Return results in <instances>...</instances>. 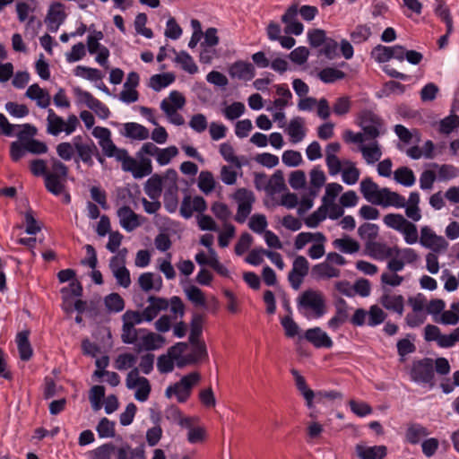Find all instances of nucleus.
Wrapping results in <instances>:
<instances>
[{
  "label": "nucleus",
  "instance_id": "obj_1",
  "mask_svg": "<svg viewBox=\"0 0 459 459\" xmlns=\"http://www.w3.org/2000/svg\"><path fill=\"white\" fill-rule=\"evenodd\" d=\"M51 169L46 174V189L54 195L64 193L68 177L69 169L60 160L52 157L50 159Z\"/></svg>",
  "mask_w": 459,
  "mask_h": 459
},
{
  "label": "nucleus",
  "instance_id": "obj_2",
  "mask_svg": "<svg viewBox=\"0 0 459 459\" xmlns=\"http://www.w3.org/2000/svg\"><path fill=\"white\" fill-rule=\"evenodd\" d=\"M410 377L415 383L427 385L429 388H433L435 385L434 360L430 358L413 360Z\"/></svg>",
  "mask_w": 459,
  "mask_h": 459
},
{
  "label": "nucleus",
  "instance_id": "obj_3",
  "mask_svg": "<svg viewBox=\"0 0 459 459\" xmlns=\"http://www.w3.org/2000/svg\"><path fill=\"white\" fill-rule=\"evenodd\" d=\"M201 379L198 372H192L184 376L178 382L167 387L165 394L168 398L176 395L178 403H185L191 395L192 388Z\"/></svg>",
  "mask_w": 459,
  "mask_h": 459
},
{
  "label": "nucleus",
  "instance_id": "obj_4",
  "mask_svg": "<svg viewBox=\"0 0 459 459\" xmlns=\"http://www.w3.org/2000/svg\"><path fill=\"white\" fill-rule=\"evenodd\" d=\"M117 161L121 162L122 169L126 172H131L134 178H142L149 176L152 172V161L148 158H141L138 162L131 157L125 149L118 156Z\"/></svg>",
  "mask_w": 459,
  "mask_h": 459
},
{
  "label": "nucleus",
  "instance_id": "obj_5",
  "mask_svg": "<svg viewBox=\"0 0 459 459\" xmlns=\"http://www.w3.org/2000/svg\"><path fill=\"white\" fill-rule=\"evenodd\" d=\"M299 306L311 309L316 318L323 316L326 312L325 299L319 291L308 290L304 291L299 299Z\"/></svg>",
  "mask_w": 459,
  "mask_h": 459
},
{
  "label": "nucleus",
  "instance_id": "obj_6",
  "mask_svg": "<svg viewBox=\"0 0 459 459\" xmlns=\"http://www.w3.org/2000/svg\"><path fill=\"white\" fill-rule=\"evenodd\" d=\"M74 146L77 154L74 161L79 166V162L82 161L88 167L93 166V154L97 152V146L94 142L88 138L85 142L82 135L74 137Z\"/></svg>",
  "mask_w": 459,
  "mask_h": 459
},
{
  "label": "nucleus",
  "instance_id": "obj_7",
  "mask_svg": "<svg viewBox=\"0 0 459 459\" xmlns=\"http://www.w3.org/2000/svg\"><path fill=\"white\" fill-rule=\"evenodd\" d=\"M234 199L238 203L235 220L238 223H244L252 211V204L255 202L254 193L246 188H238L234 194Z\"/></svg>",
  "mask_w": 459,
  "mask_h": 459
},
{
  "label": "nucleus",
  "instance_id": "obj_8",
  "mask_svg": "<svg viewBox=\"0 0 459 459\" xmlns=\"http://www.w3.org/2000/svg\"><path fill=\"white\" fill-rule=\"evenodd\" d=\"M309 271V264L306 257L298 255L292 264V269L289 273L288 280L294 290H299L303 279L307 275Z\"/></svg>",
  "mask_w": 459,
  "mask_h": 459
},
{
  "label": "nucleus",
  "instance_id": "obj_9",
  "mask_svg": "<svg viewBox=\"0 0 459 459\" xmlns=\"http://www.w3.org/2000/svg\"><path fill=\"white\" fill-rule=\"evenodd\" d=\"M420 243L435 253H440L448 247L447 241L442 236L435 234L428 226L421 228Z\"/></svg>",
  "mask_w": 459,
  "mask_h": 459
},
{
  "label": "nucleus",
  "instance_id": "obj_10",
  "mask_svg": "<svg viewBox=\"0 0 459 459\" xmlns=\"http://www.w3.org/2000/svg\"><path fill=\"white\" fill-rule=\"evenodd\" d=\"M206 210L207 203L203 196L196 195L192 198L190 195H186L182 200L179 212L185 219H189L194 212L203 213Z\"/></svg>",
  "mask_w": 459,
  "mask_h": 459
},
{
  "label": "nucleus",
  "instance_id": "obj_11",
  "mask_svg": "<svg viewBox=\"0 0 459 459\" xmlns=\"http://www.w3.org/2000/svg\"><path fill=\"white\" fill-rule=\"evenodd\" d=\"M366 250L371 257L381 261L400 254V250L397 247L392 248L386 244L376 241H368L366 243Z\"/></svg>",
  "mask_w": 459,
  "mask_h": 459
},
{
  "label": "nucleus",
  "instance_id": "obj_12",
  "mask_svg": "<svg viewBox=\"0 0 459 459\" xmlns=\"http://www.w3.org/2000/svg\"><path fill=\"white\" fill-rule=\"evenodd\" d=\"M117 216L122 228L130 232L141 226L140 215L135 213L129 206L124 205L117 210Z\"/></svg>",
  "mask_w": 459,
  "mask_h": 459
},
{
  "label": "nucleus",
  "instance_id": "obj_13",
  "mask_svg": "<svg viewBox=\"0 0 459 459\" xmlns=\"http://www.w3.org/2000/svg\"><path fill=\"white\" fill-rule=\"evenodd\" d=\"M229 74L231 78L249 81L255 77V70L251 63L239 60L229 67Z\"/></svg>",
  "mask_w": 459,
  "mask_h": 459
},
{
  "label": "nucleus",
  "instance_id": "obj_14",
  "mask_svg": "<svg viewBox=\"0 0 459 459\" xmlns=\"http://www.w3.org/2000/svg\"><path fill=\"white\" fill-rule=\"evenodd\" d=\"M305 339L312 343L316 348H332L333 342L332 339L320 327L307 329L305 332Z\"/></svg>",
  "mask_w": 459,
  "mask_h": 459
},
{
  "label": "nucleus",
  "instance_id": "obj_15",
  "mask_svg": "<svg viewBox=\"0 0 459 459\" xmlns=\"http://www.w3.org/2000/svg\"><path fill=\"white\" fill-rule=\"evenodd\" d=\"M335 315L328 321V327L333 330H337L343 325L349 318L350 307L346 300L339 298L334 304Z\"/></svg>",
  "mask_w": 459,
  "mask_h": 459
},
{
  "label": "nucleus",
  "instance_id": "obj_16",
  "mask_svg": "<svg viewBox=\"0 0 459 459\" xmlns=\"http://www.w3.org/2000/svg\"><path fill=\"white\" fill-rule=\"evenodd\" d=\"M355 452L359 459H383L386 456L387 448L383 445L368 446L357 444Z\"/></svg>",
  "mask_w": 459,
  "mask_h": 459
},
{
  "label": "nucleus",
  "instance_id": "obj_17",
  "mask_svg": "<svg viewBox=\"0 0 459 459\" xmlns=\"http://www.w3.org/2000/svg\"><path fill=\"white\" fill-rule=\"evenodd\" d=\"M381 198L375 201V204L382 205L384 207L394 206L396 208H403L406 205L405 198L398 194L393 192L387 187L381 188Z\"/></svg>",
  "mask_w": 459,
  "mask_h": 459
},
{
  "label": "nucleus",
  "instance_id": "obj_18",
  "mask_svg": "<svg viewBox=\"0 0 459 459\" xmlns=\"http://www.w3.org/2000/svg\"><path fill=\"white\" fill-rule=\"evenodd\" d=\"M120 264H124V262L120 263L118 257L115 255L110 259L109 267L117 283L124 288H127L131 284L130 273L124 264L120 265Z\"/></svg>",
  "mask_w": 459,
  "mask_h": 459
},
{
  "label": "nucleus",
  "instance_id": "obj_19",
  "mask_svg": "<svg viewBox=\"0 0 459 459\" xmlns=\"http://www.w3.org/2000/svg\"><path fill=\"white\" fill-rule=\"evenodd\" d=\"M292 376L294 377L295 385L299 392L302 394L304 399L306 400L307 406L311 409L313 407V400L315 398V392L310 389L306 382V379L303 376L299 374V372L292 368L290 370Z\"/></svg>",
  "mask_w": 459,
  "mask_h": 459
},
{
  "label": "nucleus",
  "instance_id": "obj_20",
  "mask_svg": "<svg viewBox=\"0 0 459 459\" xmlns=\"http://www.w3.org/2000/svg\"><path fill=\"white\" fill-rule=\"evenodd\" d=\"M360 192L364 198L373 204L382 195L381 188L370 178H367L360 182Z\"/></svg>",
  "mask_w": 459,
  "mask_h": 459
},
{
  "label": "nucleus",
  "instance_id": "obj_21",
  "mask_svg": "<svg viewBox=\"0 0 459 459\" xmlns=\"http://www.w3.org/2000/svg\"><path fill=\"white\" fill-rule=\"evenodd\" d=\"M381 305L387 310L402 316L404 310V298L402 295L384 294L380 298Z\"/></svg>",
  "mask_w": 459,
  "mask_h": 459
},
{
  "label": "nucleus",
  "instance_id": "obj_22",
  "mask_svg": "<svg viewBox=\"0 0 459 459\" xmlns=\"http://www.w3.org/2000/svg\"><path fill=\"white\" fill-rule=\"evenodd\" d=\"M29 331H22L18 333L16 336V342L20 353V358L24 361L29 360L33 354V351L29 341Z\"/></svg>",
  "mask_w": 459,
  "mask_h": 459
},
{
  "label": "nucleus",
  "instance_id": "obj_23",
  "mask_svg": "<svg viewBox=\"0 0 459 459\" xmlns=\"http://www.w3.org/2000/svg\"><path fill=\"white\" fill-rule=\"evenodd\" d=\"M304 120L302 117H297L290 120L287 133L291 138V142L299 143L305 137Z\"/></svg>",
  "mask_w": 459,
  "mask_h": 459
},
{
  "label": "nucleus",
  "instance_id": "obj_24",
  "mask_svg": "<svg viewBox=\"0 0 459 459\" xmlns=\"http://www.w3.org/2000/svg\"><path fill=\"white\" fill-rule=\"evenodd\" d=\"M125 135L128 138L136 140H146L150 134L149 130L137 123L129 122L124 125Z\"/></svg>",
  "mask_w": 459,
  "mask_h": 459
},
{
  "label": "nucleus",
  "instance_id": "obj_25",
  "mask_svg": "<svg viewBox=\"0 0 459 459\" xmlns=\"http://www.w3.org/2000/svg\"><path fill=\"white\" fill-rule=\"evenodd\" d=\"M311 241L316 242H325L326 238L322 232H301L297 235L295 241H294V247L297 250L302 249L307 243Z\"/></svg>",
  "mask_w": 459,
  "mask_h": 459
},
{
  "label": "nucleus",
  "instance_id": "obj_26",
  "mask_svg": "<svg viewBox=\"0 0 459 459\" xmlns=\"http://www.w3.org/2000/svg\"><path fill=\"white\" fill-rule=\"evenodd\" d=\"M312 274L317 279L339 277L340 270L333 267L327 262L320 263L312 267Z\"/></svg>",
  "mask_w": 459,
  "mask_h": 459
},
{
  "label": "nucleus",
  "instance_id": "obj_27",
  "mask_svg": "<svg viewBox=\"0 0 459 459\" xmlns=\"http://www.w3.org/2000/svg\"><path fill=\"white\" fill-rule=\"evenodd\" d=\"M178 187L176 183H173L164 193L163 203L165 209L172 213L178 209Z\"/></svg>",
  "mask_w": 459,
  "mask_h": 459
},
{
  "label": "nucleus",
  "instance_id": "obj_28",
  "mask_svg": "<svg viewBox=\"0 0 459 459\" xmlns=\"http://www.w3.org/2000/svg\"><path fill=\"white\" fill-rule=\"evenodd\" d=\"M65 18V5L60 2H54L49 6L45 22L63 23Z\"/></svg>",
  "mask_w": 459,
  "mask_h": 459
},
{
  "label": "nucleus",
  "instance_id": "obj_29",
  "mask_svg": "<svg viewBox=\"0 0 459 459\" xmlns=\"http://www.w3.org/2000/svg\"><path fill=\"white\" fill-rule=\"evenodd\" d=\"M48 127L47 132L52 135H58L61 132L65 131V121L57 116L53 109H48Z\"/></svg>",
  "mask_w": 459,
  "mask_h": 459
},
{
  "label": "nucleus",
  "instance_id": "obj_30",
  "mask_svg": "<svg viewBox=\"0 0 459 459\" xmlns=\"http://www.w3.org/2000/svg\"><path fill=\"white\" fill-rule=\"evenodd\" d=\"M104 304L108 313H118L125 308V300L117 292L107 295L104 298Z\"/></svg>",
  "mask_w": 459,
  "mask_h": 459
},
{
  "label": "nucleus",
  "instance_id": "obj_31",
  "mask_svg": "<svg viewBox=\"0 0 459 459\" xmlns=\"http://www.w3.org/2000/svg\"><path fill=\"white\" fill-rule=\"evenodd\" d=\"M215 185L216 181L212 172L208 170L200 172L197 186L204 194H211L214 190Z\"/></svg>",
  "mask_w": 459,
  "mask_h": 459
},
{
  "label": "nucleus",
  "instance_id": "obj_32",
  "mask_svg": "<svg viewBox=\"0 0 459 459\" xmlns=\"http://www.w3.org/2000/svg\"><path fill=\"white\" fill-rule=\"evenodd\" d=\"M146 195L152 200H156L160 197L162 192L161 178L158 175H154L150 178L144 186Z\"/></svg>",
  "mask_w": 459,
  "mask_h": 459
},
{
  "label": "nucleus",
  "instance_id": "obj_33",
  "mask_svg": "<svg viewBox=\"0 0 459 459\" xmlns=\"http://www.w3.org/2000/svg\"><path fill=\"white\" fill-rule=\"evenodd\" d=\"M333 245L334 247L346 254H353L359 250V244L348 236L342 238H336L333 240Z\"/></svg>",
  "mask_w": 459,
  "mask_h": 459
},
{
  "label": "nucleus",
  "instance_id": "obj_34",
  "mask_svg": "<svg viewBox=\"0 0 459 459\" xmlns=\"http://www.w3.org/2000/svg\"><path fill=\"white\" fill-rule=\"evenodd\" d=\"M317 76L325 83H333L344 79L346 74L333 67H325L318 73Z\"/></svg>",
  "mask_w": 459,
  "mask_h": 459
},
{
  "label": "nucleus",
  "instance_id": "obj_35",
  "mask_svg": "<svg viewBox=\"0 0 459 459\" xmlns=\"http://www.w3.org/2000/svg\"><path fill=\"white\" fill-rule=\"evenodd\" d=\"M429 435L428 429L420 424H411L406 431V439L409 443L418 444L423 437Z\"/></svg>",
  "mask_w": 459,
  "mask_h": 459
},
{
  "label": "nucleus",
  "instance_id": "obj_36",
  "mask_svg": "<svg viewBox=\"0 0 459 459\" xmlns=\"http://www.w3.org/2000/svg\"><path fill=\"white\" fill-rule=\"evenodd\" d=\"M394 179L397 183L411 186L415 183V176L413 171L408 167H401L394 171Z\"/></svg>",
  "mask_w": 459,
  "mask_h": 459
},
{
  "label": "nucleus",
  "instance_id": "obj_37",
  "mask_svg": "<svg viewBox=\"0 0 459 459\" xmlns=\"http://www.w3.org/2000/svg\"><path fill=\"white\" fill-rule=\"evenodd\" d=\"M175 61L180 64L183 70L191 74H195L198 71V67L195 65L193 57L186 51H180L178 54H177Z\"/></svg>",
  "mask_w": 459,
  "mask_h": 459
},
{
  "label": "nucleus",
  "instance_id": "obj_38",
  "mask_svg": "<svg viewBox=\"0 0 459 459\" xmlns=\"http://www.w3.org/2000/svg\"><path fill=\"white\" fill-rule=\"evenodd\" d=\"M459 128V116L451 114L439 122L438 132L443 134H449Z\"/></svg>",
  "mask_w": 459,
  "mask_h": 459
},
{
  "label": "nucleus",
  "instance_id": "obj_39",
  "mask_svg": "<svg viewBox=\"0 0 459 459\" xmlns=\"http://www.w3.org/2000/svg\"><path fill=\"white\" fill-rule=\"evenodd\" d=\"M165 342L163 336L149 333L142 338V344L146 351H154L160 348Z\"/></svg>",
  "mask_w": 459,
  "mask_h": 459
},
{
  "label": "nucleus",
  "instance_id": "obj_40",
  "mask_svg": "<svg viewBox=\"0 0 459 459\" xmlns=\"http://www.w3.org/2000/svg\"><path fill=\"white\" fill-rule=\"evenodd\" d=\"M160 108L169 117V120L172 124L176 126H182L185 124V119L183 116L177 112V109L173 108V106L168 101V100L164 99L161 101Z\"/></svg>",
  "mask_w": 459,
  "mask_h": 459
},
{
  "label": "nucleus",
  "instance_id": "obj_41",
  "mask_svg": "<svg viewBox=\"0 0 459 459\" xmlns=\"http://www.w3.org/2000/svg\"><path fill=\"white\" fill-rule=\"evenodd\" d=\"M378 226L374 223L365 222L358 229V234L360 238L368 241H374L378 235Z\"/></svg>",
  "mask_w": 459,
  "mask_h": 459
},
{
  "label": "nucleus",
  "instance_id": "obj_42",
  "mask_svg": "<svg viewBox=\"0 0 459 459\" xmlns=\"http://www.w3.org/2000/svg\"><path fill=\"white\" fill-rule=\"evenodd\" d=\"M174 80L175 76L171 74H155L151 77V87L159 91L172 83Z\"/></svg>",
  "mask_w": 459,
  "mask_h": 459
},
{
  "label": "nucleus",
  "instance_id": "obj_43",
  "mask_svg": "<svg viewBox=\"0 0 459 459\" xmlns=\"http://www.w3.org/2000/svg\"><path fill=\"white\" fill-rule=\"evenodd\" d=\"M360 151L364 159L369 164L378 161L382 155V152L377 143H374L371 146H361Z\"/></svg>",
  "mask_w": 459,
  "mask_h": 459
},
{
  "label": "nucleus",
  "instance_id": "obj_44",
  "mask_svg": "<svg viewBox=\"0 0 459 459\" xmlns=\"http://www.w3.org/2000/svg\"><path fill=\"white\" fill-rule=\"evenodd\" d=\"M187 299L196 307H205L206 301L204 292L196 286L191 285L186 289Z\"/></svg>",
  "mask_w": 459,
  "mask_h": 459
},
{
  "label": "nucleus",
  "instance_id": "obj_45",
  "mask_svg": "<svg viewBox=\"0 0 459 459\" xmlns=\"http://www.w3.org/2000/svg\"><path fill=\"white\" fill-rule=\"evenodd\" d=\"M138 282L143 290L148 292L152 289L160 290L162 284L161 277H158V286L154 285L153 273H142L138 279Z\"/></svg>",
  "mask_w": 459,
  "mask_h": 459
},
{
  "label": "nucleus",
  "instance_id": "obj_46",
  "mask_svg": "<svg viewBox=\"0 0 459 459\" xmlns=\"http://www.w3.org/2000/svg\"><path fill=\"white\" fill-rule=\"evenodd\" d=\"M74 74L76 76H81L90 81H99L101 80L103 77L102 73L99 69L86 67L82 65H78L74 69Z\"/></svg>",
  "mask_w": 459,
  "mask_h": 459
},
{
  "label": "nucleus",
  "instance_id": "obj_47",
  "mask_svg": "<svg viewBox=\"0 0 459 459\" xmlns=\"http://www.w3.org/2000/svg\"><path fill=\"white\" fill-rule=\"evenodd\" d=\"M384 222L390 228L402 231L409 222L402 214L389 213L384 217Z\"/></svg>",
  "mask_w": 459,
  "mask_h": 459
},
{
  "label": "nucleus",
  "instance_id": "obj_48",
  "mask_svg": "<svg viewBox=\"0 0 459 459\" xmlns=\"http://www.w3.org/2000/svg\"><path fill=\"white\" fill-rule=\"evenodd\" d=\"M326 217V206L323 204L305 219V224L309 228H316Z\"/></svg>",
  "mask_w": 459,
  "mask_h": 459
},
{
  "label": "nucleus",
  "instance_id": "obj_49",
  "mask_svg": "<svg viewBox=\"0 0 459 459\" xmlns=\"http://www.w3.org/2000/svg\"><path fill=\"white\" fill-rule=\"evenodd\" d=\"M121 339L126 344H133L137 341L138 330L132 325L131 322L123 323Z\"/></svg>",
  "mask_w": 459,
  "mask_h": 459
},
{
  "label": "nucleus",
  "instance_id": "obj_50",
  "mask_svg": "<svg viewBox=\"0 0 459 459\" xmlns=\"http://www.w3.org/2000/svg\"><path fill=\"white\" fill-rule=\"evenodd\" d=\"M136 356L132 353H122L117 356L115 361V368L118 370H126L134 367L136 363Z\"/></svg>",
  "mask_w": 459,
  "mask_h": 459
},
{
  "label": "nucleus",
  "instance_id": "obj_51",
  "mask_svg": "<svg viewBox=\"0 0 459 459\" xmlns=\"http://www.w3.org/2000/svg\"><path fill=\"white\" fill-rule=\"evenodd\" d=\"M368 322L369 326H376L382 324L385 318L386 314L378 306L373 305L370 307L368 311Z\"/></svg>",
  "mask_w": 459,
  "mask_h": 459
},
{
  "label": "nucleus",
  "instance_id": "obj_52",
  "mask_svg": "<svg viewBox=\"0 0 459 459\" xmlns=\"http://www.w3.org/2000/svg\"><path fill=\"white\" fill-rule=\"evenodd\" d=\"M371 35V30L367 25H358L351 33V39L353 43L359 44L368 39Z\"/></svg>",
  "mask_w": 459,
  "mask_h": 459
},
{
  "label": "nucleus",
  "instance_id": "obj_53",
  "mask_svg": "<svg viewBox=\"0 0 459 459\" xmlns=\"http://www.w3.org/2000/svg\"><path fill=\"white\" fill-rule=\"evenodd\" d=\"M97 431L100 437H113L115 436V424L107 418H102L98 426Z\"/></svg>",
  "mask_w": 459,
  "mask_h": 459
},
{
  "label": "nucleus",
  "instance_id": "obj_54",
  "mask_svg": "<svg viewBox=\"0 0 459 459\" xmlns=\"http://www.w3.org/2000/svg\"><path fill=\"white\" fill-rule=\"evenodd\" d=\"M178 150L176 146H169L165 149H159L156 160L160 165H167L170 162L171 159L177 156Z\"/></svg>",
  "mask_w": 459,
  "mask_h": 459
},
{
  "label": "nucleus",
  "instance_id": "obj_55",
  "mask_svg": "<svg viewBox=\"0 0 459 459\" xmlns=\"http://www.w3.org/2000/svg\"><path fill=\"white\" fill-rule=\"evenodd\" d=\"M433 167L438 168V178L440 180H449L458 176V170L454 165L443 164L438 166V164L434 163Z\"/></svg>",
  "mask_w": 459,
  "mask_h": 459
},
{
  "label": "nucleus",
  "instance_id": "obj_56",
  "mask_svg": "<svg viewBox=\"0 0 459 459\" xmlns=\"http://www.w3.org/2000/svg\"><path fill=\"white\" fill-rule=\"evenodd\" d=\"M74 152V140L72 143L63 142L56 145L57 155L65 161L73 159Z\"/></svg>",
  "mask_w": 459,
  "mask_h": 459
},
{
  "label": "nucleus",
  "instance_id": "obj_57",
  "mask_svg": "<svg viewBox=\"0 0 459 459\" xmlns=\"http://www.w3.org/2000/svg\"><path fill=\"white\" fill-rule=\"evenodd\" d=\"M211 211L217 219L222 221H227L231 216L230 210L229 209L228 205L224 203L214 202L212 204Z\"/></svg>",
  "mask_w": 459,
  "mask_h": 459
},
{
  "label": "nucleus",
  "instance_id": "obj_58",
  "mask_svg": "<svg viewBox=\"0 0 459 459\" xmlns=\"http://www.w3.org/2000/svg\"><path fill=\"white\" fill-rule=\"evenodd\" d=\"M325 31L321 29H313L307 32V39L311 47L318 48L326 41Z\"/></svg>",
  "mask_w": 459,
  "mask_h": 459
},
{
  "label": "nucleus",
  "instance_id": "obj_59",
  "mask_svg": "<svg viewBox=\"0 0 459 459\" xmlns=\"http://www.w3.org/2000/svg\"><path fill=\"white\" fill-rule=\"evenodd\" d=\"M371 56L378 63L387 62L392 58L391 47L377 45L372 49Z\"/></svg>",
  "mask_w": 459,
  "mask_h": 459
},
{
  "label": "nucleus",
  "instance_id": "obj_60",
  "mask_svg": "<svg viewBox=\"0 0 459 459\" xmlns=\"http://www.w3.org/2000/svg\"><path fill=\"white\" fill-rule=\"evenodd\" d=\"M138 383L134 397L140 402H145L149 398L152 390L150 382L146 377H142V380L140 379Z\"/></svg>",
  "mask_w": 459,
  "mask_h": 459
},
{
  "label": "nucleus",
  "instance_id": "obj_61",
  "mask_svg": "<svg viewBox=\"0 0 459 459\" xmlns=\"http://www.w3.org/2000/svg\"><path fill=\"white\" fill-rule=\"evenodd\" d=\"M248 227L255 233L261 234L267 227V221L263 214H255L250 218Z\"/></svg>",
  "mask_w": 459,
  "mask_h": 459
},
{
  "label": "nucleus",
  "instance_id": "obj_62",
  "mask_svg": "<svg viewBox=\"0 0 459 459\" xmlns=\"http://www.w3.org/2000/svg\"><path fill=\"white\" fill-rule=\"evenodd\" d=\"M351 107L350 98L347 96L338 98L333 106V111L337 116H344L349 113Z\"/></svg>",
  "mask_w": 459,
  "mask_h": 459
},
{
  "label": "nucleus",
  "instance_id": "obj_63",
  "mask_svg": "<svg viewBox=\"0 0 459 459\" xmlns=\"http://www.w3.org/2000/svg\"><path fill=\"white\" fill-rule=\"evenodd\" d=\"M245 111V105L242 102H233L231 105L225 108L223 110L224 116L230 119L234 120L238 118Z\"/></svg>",
  "mask_w": 459,
  "mask_h": 459
},
{
  "label": "nucleus",
  "instance_id": "obj_64",
  "mask_svg": "<svg viewBox=\"0 0 459 459\" xmlns=\"http://www.w3.org/2000/svg\"><path fill=\"white\" fill-rule=\"evenodd\" d=\"M116 446L112 443L104 444L97 447L93 451V459H111L112 454L115 452Z\"/></svg>",
  "mask_w": 459,
  "mask_h": 459
}]
</instances>
